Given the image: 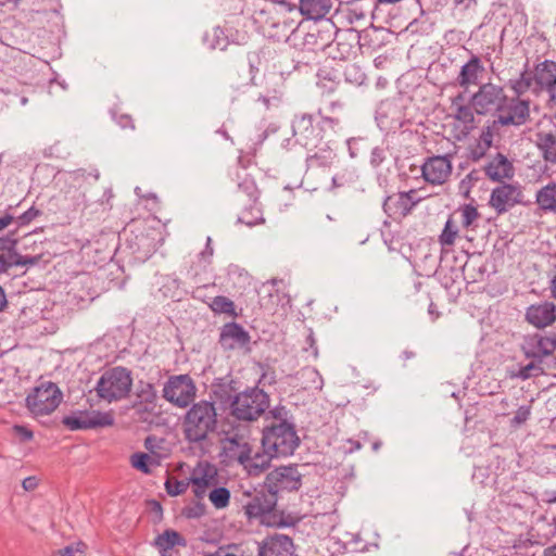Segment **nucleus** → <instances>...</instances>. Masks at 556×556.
<instances>
[{"instance_id": "6e6d98bb", "label": "nucleus", "mask_w": 556, "mask_h": 556, "mask_svg": "<svg viewBox=\"0 0 556 556\" xmlns=\"http://www.w3.org/2000/svg\"><path fill=\"white\" fill-rule=\"evenodd\" d=\"M384 151L381 148L376 147L371 150L370 153V164L374 167H378L384 161Z\"/></svg>"}, {"instance_id": "6e6552de", "label": "nucleus", "mask_w": 556, "mask_h": 556, "mask_svg": "<svg viewBox=\"0 0 556 556\" xmlns=\"http://www.w3.org/2000/svg\"><path fill=\"white\" fill-rule=\"evenodd\" d=\"M195 395V383L187 374L170 376L163 387V397L179 408L189 406Z\"/></svg>"}, {"instance_id": "a18cd8bd", "label": "nucleus", "mask_w": 556, "mask_h": 556, "mask_svg": "<svg viewBox=\"0 0 556 556\" xmlns=\"http://www.w3.org/2000/svg\"><path fill=\"white\" fill-rule=\"evenodd\" d=\"M14 254V266H36L39 265L42 255H21L20 253L15 252Z\"/></svg>"}, {"instance_id": "cd10ccee", "label": "nucleus", "mask_w": 556, "mask_h": 556, "mask_svg": "<svg viewBox=\"0 0 556 556\" xmlns=\"http://www.w3.org/2000/svg\"><path fill=\"white\" fill-rule=\"evenodd\" d=\"M190 482L194 486V495L198 498H202L206 494V490L216 483L215 468L206 465L203 468L195 469L190 478Z\"/></svg>"}, {"instance_id": "bb28decb", "label": "nucleus", "mask_w": 556, "mask_h": 556, "mask_svg": "<svg viewBox=\"0 0 556 556\" xmlns=\"http://www.w3.org/2000/svg\"><path fill=\"white\" fill-rule=\"evenodd\" d=\"M292 386L303 390H320L323 388V377L314 367H303L294 376H291Z\"/></svg>"}, {"instance_id": "39448f33", "label": "nucleus", "mask_w": 556, "mask_h": 556, "mask_svg": "<svg viewBox=\"0 0 556 556\" xmlns=\"http://www.w3.org/2000/svg\"><path fill=\"white\" fill-rule=\"evenodd\" d=\"M269 406V396L255 387L238 393L231 402V415L239 420L253 421L258 419Z\"/></svg>"}, {"instance_id": "473e14b6", "label": "nucleus", "mask_w": 556, "mask_h": 556, "mask_svg": "<svg viewBox=\"0 0 556 556\" xmlns=\"http://www.w3.org/2000/svg\"><path fill=\"white\" fill-rule=\"evenodd\" d=\"M536 203L544 211L556 210V182H549L538 191Z\"/></svg>"}, {"instance_id": "393cba45", "label": "nucleus", "mask_w": 556, "mask_h": 556, "mask_svg": "<svg viewBox=\"0 0 556 556\" xmlns=\"http://www.w3.org/2000/svg\"><path fill=\"white\" fill-rule=\"evenodd\" d=\"M333 48H337V52L329 50V54L333 59L346 60L353 54L354 42H358L359 36L353 29L344 33L334 31Z\"/></svg>"}, {"instance_id": "c9c22d12", "label": "nucleus", "mask_w": 556, "mask_h": 556, "mask_svg": "<svg viewBox=\"0 0 556 556\" xmlns=\"http://www.w3.org/2000/svg\"><path fill=\"white\" fill-rule=\"evenodd\" d=\"M210 307L214 313L227 314L231 317L236 316V306L233 301L224 295H217L212 299Z\"/></svg>"}, {"instance_id": "0eeeda50", "label": "nucleus", "mask_w": 556, "mask_h": 556, "mask_svg": "<svg viewBox=\"0 0 556 556\" xmlns=\"http://www.w3.org/2000/svg\"><path fill=\"white\" fill-rule=\"evenodd\" d=\"M63 394L53 382H43L33 389L26 397V406L34 417L53 413L62 402Z\"/></svg>"}, {"instance_id": "a211bd4d", "label": "nucleus", "mask_w": 556, "mask_h": 556, "mask_svg": "<svg viewBox=\"0 0 556 556\" xmlns=\"http://www.w3.org/2000/svg\"><path fill=\"white\" fill-rule=\"evenodd\" d=\"M294 552L293 540L281 533L266 536L258 543V556H292Z\"/></svg>"}, {"instance_id": "338daca9", "label": "nucleus", "mask_w": 556, "mask_h": 556, "mask_svg": "<svg viewBox=\"0 0 556 556\" xmlns=\"http://www.w3.org/2000/svg\"><path fill=\"white\" fill-rule=\"evenodd\" d=\"M279 99H280V97H278L277 94H275L273 97L260 96L257 101L262 102L266 109H269L271 101L277 102V101H279Z\"/></svg>"}, {"instance_id": "3c124183", "label": "nucleus", "mask_w": 556, "mask_h": 556, "mask_svg": "<svg viewBox=\"0 0 556 556\" xmlns=\"http://www.w3.org/2000/svg\"><path fill=\"white\" fill-rule=\"evenodd\" d=\"M214 254V248L212 245V238H206V244L202 252L199 253V260L204 264H211L212 257Z\"/></svg>"}, {"instance_id": "c756f323", "label": "nucleus", "mask_w": 556, "mask_h": 556, "mask_svg": "<svg viewBox=\"0 0 556 556\" xmlns=\"http://www.w3.org/2000/svg\"><path fill=\"white\" fill-rule=\"evenodd\" d=\"M274 456L271 452L266 450L263 453H251L242 466L250 476H258L269 467L270 459Z\"/></svg>"}, {"instance_id": "774afa93", "label": "nucleus", "mask_w": 556, "mask_h": 556, "mask_svg": "<svg viewBox=\"0 0 556 556\" xmlns=\"http://www.w3.org/2000/svg\"><path fill=\"white\" fill-rule=\"evenodd\" d=\"M488 149H484L481 144L478 143L477 148L471 151L472 160L478 161L484 156Z\"/></svg>"}, {"instance_id": "4c0bfd02", "label": "nucleus", "mask_w": 556, "mask_h": 556, "mask_svg": "<svg viewBox=\"0 0 556 556\" xmlns=\"http://www.w3.org/2000/svg\"><path fill=\"white\" fill-rule=\"evenodd\" d=\"M457 235L458 228L453 222L452 217H448L441 235L439 236V242L442 247L453 245Z\"/></svg>"}, {"instance_id": "7ed1b4c3", "label": "nucleus", "mask_w": 556, "mask_h": 556, "mask_svg": "<svg viewBox=\"0 0 556 556\" xmlns=\"http://www.w3.org/2000/svg\"><path fill=\"white\" fill-rule=\"evenodd\" d=\"M132 387V374L123 366L105 370L97 382L96 391L100 399L112 403L126 399Z\"/></svg>"}, {"instance_id": "2f4dec72", "label": "nucleus", "mask_w": 556, "mask_h": 556, "mask_svg": "<svg viewBox=\"0 0 556 556\" xmlns=\"http://www.w3.org/2000/svg\"><path fill=\"white\" fill-rule=\"evenodd\" d=\"M203 40L210 49L220 51L226 50L230 42L226 30L219 26H216L212 28V30L206 31Z\"/></svg>"}, {"instance_id": "ea45409f", "label": "nucleus", "mask_w": 556, "mask_h": 556, "mask_svg": "<svg viewBox=\"0 0 556 556\" xmlns=\"http://www.w3.org/2000/svg\"><path fill=\"white\" fill-rule=\"evenodd\" d=\"M269 414L275 420L274 424H294L293 416L286 406H275L269 410Z\"/></svg>"}, {"instance_id": "4be33fe9", "label": "nucleus", "mask_w": 556, "mask_h": 556, "mask_svg": "<svg viewBox=\"0 0 556 556\" xmlns=\"http://www.w3.org/2000/svg\"><path fill=\"white\" fill-rule=\"evenodd\" d=\"M536 147L545 162L541 172L549 178L552 174L548 164H556V129L539 131L536 134Z\"/></svg>"}, {"instance_id": "5fc2aeb1", "label": "nucleus", "mask_w": 556, "mask_h": 556, "mask_svg": "<svg viewBox=\"0 0 556 556\" xmlns=\"http://www.w3.org/2000/svg\"><path fill=\"white\" fill-rule=\"evenodd\" d=\"M14 254L2 253L0 254V274L8 273V270L14 267Z\"/></svg>"}, {"instance_id": "9d476101", "label": "nucleus", "mask_w": 556, "mask_h": 556, "mask_svg": "<svg viewBox=\"0 0 556 556\" xmlns=\"http://www.w3.org/2000/svg\"><path fill=\"white\" fill-rule=\"evenodd\" d=\"M295 141L306 149L317 148L323 139L325 129L320 122H315L312 114L296 115L292 122Z\"/></svg>"}, {"instance_id": "5701e85b", "label": "nucleus", "mask_w": 556, "mask_h": 556, "mask_svg": "<svg viewBox=\"0 0 556 556\" xmlns=\"http://www.w3.org/2000/svg\"><path fill=\"white\" fill-rule=\"evenodd\" d=\"M484 173L490 180L503 184L504 179L514 177L515 168L504 154L497 153L484 165Z\"/></svg>"}, {"instance_id": "2eb2a0df", "label": "nucleus", "mask_w": 556, "mask_h": 556, "mask_svg": "<svg viewBox=\"0 0 556 556\" xmlns=\"http://www.w3.org/2000/svg\"><path fill=\"white\" fill-rule=\"evenodd\" d=\"M521 197L522 192L518 185L503 182L492 190L489 204L501 215L518 204Z\"/></svg>"}, {"instance_id": "4d7b16f0", "label": "nucleus", "mask_w": 556, "mask_h": 556, "mask_svg": "<svg viewBox=\"0 0 556 556\" xmlns=\"http://www.w3.org/2000/svg\"><path fill=\"white\" fill-rule=\"evenodd\" d=\"M17 244V240L12 237H3L0 238V250L8 251V253H15V247Z\"/></svg>"}, {"instance_id": "b1692460", "label": "nucleus", "mask_w": 556, "mask_h": 556, "mask_svg": "<svg viewBox=\"0 0 556 556\" xmlns=\"http://www.w3.org/2000/svg\"><path fill=\"white\" fill-rule=\"evenodd\" d=\"M223 448L230 459L237 460L240 465H243L253 452L249 440L239 434L227 437L223 442Z\"/></svg>"}, {"instance_id": "dca6fc26", "label": "nucleus", "mask_w": 556, "mask_h": 556, "mask_svg": "<svg viewBox=\"0 0 556 556\" xmlns=\"http://www.w3.org/2000/svg\"><path fill=\"white\" fill-rule=\"evenodd\" d=\"M415 193V190H410L388 195L383 202L384 213L394 220L405 217L419 201L414 199Z\"/></svg>"}, {"instance_id": "f8f14e48", "label": "nucleus", "mask_w": 556, "mask_h": 556, "mask_svg": "<svg viewBox=\"0 0 556 556\" xmlns=\"http://www.w3.org/2000/svg\"><path fill=\"white\" fill-rule=\"evenodd\" d=\"M238 190L248 197V204L243 211L238 215L237 223L253 227L265 222L263 212L258 205V191L255 182L252 179L245 178L238 185Z\"/></svg>"}, {"instance_id": "052dcab7", "label": "nucleus", "mask_w": 556, "mask_h": 556, "mask_svg": "<svg viewBox=\"0 0 556 556\" xmlns=\"http://www.w3.org/2000/svg\"><path fill=\"white\" fill-rule=\"evenodd\" d=\"M231 549L239 551L240 548H239L238 544H227V545L219 546L217 548V551H215L213 553H203V556H223L225 551H231Z\"/></svg>"}, {"instance_id": "603ef678", "label": "nucleus", "mask_w": 556, "mask_h": 556, "mask_svg": "<svg viewBox=\"0 0 556 556\" xmlns=\"http://www.w3.org/2000/svg\"><path fill=\"white\" fill-rule=\"evenodd\" d=\"M492 128H494L493 125L484 127L480 135V139H479L478 143L481 144L484 149H489L492 146V141H493Z\"/></svg>"}, {"instance_id": "e2e57ef3", "label": "nucleus", "mask_w": 556, "mask_h": 556, "mask_svg": "<svg viewBox=\"0 0 556 556\" xmlns=\"http://www.w3.org/2000/svg\"><path fill=\"white\" fill-rule=\"evenodd\" d=\"M425 298H426V301L429 302L428 313L431 316L432 320H435L437 318H439L440 313L435 309V305L433 304L429 293H425Z\"/></svg>"}, {"instance_id": "a19ab883", "label": "nucleus", "mask_w": 556, "mask_h": 556, "mask_svg": "<svg viewBox=\"0 0 556 556\" xmlns=\"http://www.w3.org/2000/svg\"><path fill=\"white\" fill-rule=\"evenodd\" d=\"M151 457L146 453H135L130 457V464L137 470L143 473H150L151 469L149 467V462Z\"/></svg>"}, {"instance_id": "a878e982", "label": "nucleus", "mask_w": 556, "mask_h": 556, "mask_svg": "<svg viewBox=\"0 0 556 556\" xmlns=\"http://www.w3.org/2000/svg\"><path fill=\"white\" fill-rule=\"evenodd\" d=\"M338 0H300V13L308 20L318 21L326 17Z\"/></svg>"}, {"instance_id": "de8ad7c7", "label": "nucleus", "mask_w": 556, "mask_h": 556, "mask_svg": "<svg viewBox=\"0 0 556 556\" xmlns=\"http://www.w3.org/2000/svg\"><path fill=\"white\" fill-rule=\"evenodd\" d=\"M531 415V406H520L510 421L511 427H519L525 424Z\"/></svg>"}, {"instance_id": "680f3d73", "label": "nucleus", "mask_w": 556, "mask_h": 556, "mask_svg": "<svg viewBox=\"0 0 556 556\" xmlns=\"http://www.w3.org/2000/svg\"><path fill=\"white\" fill-rule=\"evenodd\" d=\"M23 489L25 491H33L38 485V480L36 477H27L22 482Z\"/></svg>"}, {"instance_id": "79ce46f5", "label": "nucleus", "mask_w": 556, "mask_h": 556, "mask_svg": "<svg viewBox=\"0 0 556 556\" xmlns=\"http://www.w3.org/2000/svg\"><path fill=\"white\" fill-rule=\"evenodd\" d=\"M189 486V481L186 480H176V479H167L165 482L166 492L170 496H177L187 491Z\"/></svg>"}, {"instance_id": "37998d69", "label": "nucleus", "mask_w": 556, "mask_h": 556, "mask_svg": "<svg viewBox=\"0 0 556 556\" xmlns=\"http://www.w3.org/2000/svg\"><path fill=\"white\" fill-rule=\"evenodd\" d=\"M462 225L466 228L470 227L475 220L478 219L479 213L477 207L471 204H466L460 210Z\"/></svg>"}, {"instance_id": "58836bf2", "label": "nucleus", "mask_w": 556, "mask_h": 556, "mask_svg": "<svg viewBox=\"0 0 556 556\" xmlns=\"http://www.w3.org/2000/svg\"><path fill=\"white\" fill-rule=\"evenodd\" d=\"M476 110L473 105L468 101V104H459L456 108L455 118L465 125L472 126L475 123Z\"/></svg>"}, {"instance_id": "0e129e2a", "label": "nucleus", "mask_w": 556, "mask_h": 556, "mask_svg": "<svg viewBox=\"0 0 556 556\" xmlns=\"http://www.w3.org/2000/svg\"><path fill=\"white\" fill-rule=\"evenodd\" d=\"M278 280L277 279H271L269 281H267L266 283H264L261 288V291L262 292H266L267 293V296L268 298H271L273 296V291H274V287L277 285Z\"/></svg>"}, {"instance_id": "7c9ffc66", "label": "nucleus", "mask_w": 556, "mask_h": 556, "mask_svg": "<svg viewBox=\"0 0 556 556\" xmlns=\"http://www.w3.org/2000/svg\"><path fill=\"white\" fill-rule=\"evenodd\" d=\"M334 25H328L326 28L318 29L316 33H309L305 37V43L314 45L317 50H333Z\"/></svg>"}, {"instance_id": "bf43d9fd", "label": "nucleus", "mask_w": 556, "mask_h": 556, "mask_svg": "<svg viewBox=\"0 0 556 556\" xmlns=\"http://www.w3.org/2000/svg\"><path fill=\"white\" fill-rule=\"evenodd\" d=\"M454 4L456 9H459L460 12L475 10L477 7V0H454Z\"/></svg>"}, {"instance_id": "aec40b11", "label": "nucleus", "mask_w": 556, "mask_h": 556, "mask_svg": "<svg viewBox=\"0 0 556 556\" xmlns=\"http://www.w3.org/2000/svg\"><path fill=\"white\" fill-rule=\"evenodd\" d=\"M526 320L535 328H545L556 320V305L549 301L531 304L526 311Z\"/></svg>"}, {"instance_id": "412c9836", "label": "nucleus", "mask_w": 556, "mask_h": 556, "mask_svg": "<svg viewBox=\"0 0 556 556\" xmlns=\"http://www.w3.org/2000/svg\"><path fill=\"white\" fill-rule=\"evenodd\" d=\"M485 72L484 65L477 54H471L469 60L462 65L456 77L457 85L464 90L470 86H478Z\"/></svg>"}, {"instance_id": "20e7f679", "label": "nucleus", "mask_w": 556, "mask_h": 556, "mask_svg": "<svg viewBox=\"0 0 556 556\" xmlns=\"http://www.w3.org/2000/svg\"><path fill=\"white\" fill-rule=\"evenodd\" d=\"M299 443L295 424H273L263 430V447L276 457L292 455Z\"/></svg>"}, {"instance_id": "13d9d810", "label": "nucleus", "mask_w": 556, "mask_h": 556, "mask_svg": "<svg viewBox=\"0 0 556 556\" xmlns=\"http://www.w3.org/2000/svg\"><path fill=\"white\" fill-rule=\"evenodd\" d=\"M14 432L21 438L22 441L27 442L33 440L34 433L31 430L26 428L25 426L16 425L14 426Z\"/></svg>"}, {"instance_id": "1a4fd4ad", "label": "nucleus", "mask_w": 556, "mask_h": 556, "mask_svg": "<svg viewBox=\"0 0 556 556\" xmlns=\"http://www.w3.org/2000/svg\"><path fill=\"white\" fill-rule=\"evenodd\" d=\"M514 93L513 98L507 96L506 103L496 112L493 127H519L530 121V100L521 99L522 94H517L515 91Z\"/></svg>"}, {"instance_id": "f03ea898", "label": "nucleus", "mask_w": 556, "mask_h": 556, "mask_svg": "<svg viewBox=\"0 0 556 556\" xmlns=\"http://www.w3.org/2000/svg\"><path fill=\"white\" fill-rule=\"evenodd\" d=\"M217 429V412L215 403L201 400L194 403L182 420L185 439L189 443H201Z\"/></svg>"}, {"instance_id": "69168bd1", "label": "nucleus", "mask_w": 556, "mask_h": 556, "mask_svg": "<svg viewBox=\"0 0 556 556\" xmlns=\"http://www.w3.org/2000/svg\"><path fill=\"white\" fill-rule=\"evenodd\" d=\"M319 88L321 89L323 94L332 93L338 88V85L334 84L333 81L320 83Z\"/></svg>"}, {"instance_id": "49530a36", "label": "nucleus", "mask_w": 556, "mask_h": 556, "mask_svg": "<svg viewBox=\"0 0 556 556\" xmlns=\"http://www.w3.org/2000/svg\"><path fill=\"white\" fill-rule=\"evenodd\" d=\"M84 547L85 545L83 543H78L76 545H68L64 548L58 549L52 554V556H83L84 555Z\"/></svg>"}, {"instance_id": "e433bc0d", "label": "nucleus", "mask_w": 556, "mask_h": 556, "mask_svg": "<svg viewBox=\"0 0 556 556\" xmlns=\"http://www.w3.org/2000/svg\"><path fill=\"white\" fill-rule=\"evenodd\" d=\"M208 500L213 506L217 509H222L228 506L230 501V491L225 486L214 488L208 493Z\"/></svg>"}, {"instance_id": "c03bdc74", "label": "nucleus", "mask_w": 556, "mask_h": 556, "mask_svg": "<svg viewBox=\"0 0 556 556\" xmlns=\"http://www.w3.org/2000/svg\"><path fill=\"white\" fill-rule=\"evenodd\" d=\"M543 374V368L540 364H536L534 362L529 363L526 366L520 367L517 377L521 378L522 380L538 377Z\"/></svg>"}, {"instance_id": "9b49d317", "label": "nucleus", "mask_w": 556, "mask_h": 556, "mask_svg": "<svg viewBox=\"0 0 556 556\" xmlns=\"http://www.w3.org/2000/svg\"><path fill=\"white\" fill-rule=\"evenodd\" d=\"M62 424L72 431L96 429L112 426L114 417L108 412L77 410L72 415L65 416Z\"/></svg>"}, {"instance_id": "864d4df0", "label": "nucleus", "mask_w": 556, "mask_h": 556, "mask_svg": "<svg viewBox=\"0 0 556 556\" xmlns=\"http://www.w3.org/2000/svg\"><path fill=\"white\" fill-rule=\"evenodd\" d=\"M344 108V103L341 99H334L327 102L326 108L324 110V114L330 113L332 115H337Z\"/></svg>"}, {"instance_id": "f704fd0d", "label": "nucleus", "mask_w": 556, "mask_h": 556, "mask_svg": "<svg viewBox=\"0 0 556 556\" xmlns=\"http://www.w3.org/2000/svg\"><path fill=\"white\" fill-rule=\"evenodd\" d=\"M136 396L138 402L144 404V408L148 409L149 407L153 408L155 406L157 392L152 383L139 381Z\"/></svg>"}, {"instance_id": "6ab92c4d", "label": "nucleus", "mask_w": 556, "mask_h": 556, "mask_svg": "<svg viewBox=\"0 0 556 556\" xmlns=\"http://www.w3.org/2000/svg\"><path fill=\"white\" fill-rule=\"evenodd\" d=\"M556 350V337L532 334L525 338L522 351L528 358L541 361Z\"/></svg>"}, {"instance_id": "f3484780", "label": "nucleus", "mask_w": 556, "mask_h": 556, "mask_svg": "<svg viewBox=\"0 0 556 556\" xmlns=\"http://www.w3.org/2000/svg\"><path fill=\"white\" fill-rule=\"evenodd\" d=\"M422 177L432 185H442L452 174V163L446 155L429 157L421 166Z\"/></svg>"}, {"instance_id": "423d86ee", "label": "nucleus", "mask_w": 556, "mask_h": 556, "mask_svg": "<svg viewBox=\"0 0 556 556\" xmlns=\"http://www.w3.org/2000/svg\"><path fill=\"white\" fill-rule=\"evenodd\" d=\"M507 101L505 88L501 85L488 81L480 84L477 91L470 96L477 115L495 116Z\"/></svg>"}, {"instance_id": "f257e3e1", "label": "nucleus", "mask_w": 556, "mask_h": 556, "mask_svg": "<svg viewBox=\"0 0 556 556\" xmlns=\"http://www.w3.org/2000/svg\"><path fill=\"white\" fill-rule=\"evenodd\" d=\"M509 87L517 94H525L531 90L535 96L546 92L548 106L555 110L556 121V62L544 60L535 64L532 72L523 71L516 79L509 80Z\"/></svg>"}, {"instance_id": "72a5a7b5", "label": "nucleus", "mask_w": 556, "mask_h": 556, "mask_svg": "<svg viewBox=\"0 0 556 556\" xmlns=\"http://www.w3.org/2000/svg\"><path fill=\"white\" fill-rule=\"evenodd\" d=\"M155 546L161 552L172 549L175 545H186L181 535L174 530H165L162 534L157 535L154 542Z\"/></svg>"}, {"instance_id": "c85d7f7f", "label": "nucleus", "mask_w": 556, "mask_h": 556, "mask_svg": "<svg viewBox=\"0 0 556 556\" xmlns=\"http://www.w3.org/2000/svg\"><path fill=\"white\" fill-rule=\"evenodd\" d=\"M249 333L243 329L242 326L236 323L225 325L220 333V342L228 349H233L235 346H243L249 342Z\"/></svg>"}, {"instance_id": "09e8293b", "label": "nucleus", "mask_w": 556, "mask_h": 556, "mask_svg": "<svg viewBox=\"0 0 556 556\" xmlns=\"http://www.w3.org/2000/svg\"><path fill=\"white\" fill-rule=\"evenodd\" d=\"M40 215H41V211H39L35 206H31L26 212L21 214L16 218V222H17L18 226H26Z\"/></svg>"}, {"instance_id": "8fccbe9b", "label": "nucleus", "mask_w": 556, "mask_h": 556, "mask_svg": "<svg viewBox=\"0 0 556 556\" xmlns=\"http://www.w3.org/2000/svg\"><path fill=\"white\" fill-rule=\"evenodd\" d=\"M318 115L320 116L321 121H319L325 128V126H328L331 129H334L340 125V117L338 115H327L324 114L323 108L318 109Z\"/></svg>"}, {"instance_id": "4468645a", "label": "nucleus", "mask_w": 556, "mask_h": 556, "mask_svg": "<svg viewBox=\"0 0 556 556\" xmlns=\"http://www.w3.org/2000/svg\"><path fill=\"white\" fill-rule=\"evenodd\" d=\"M277 504V496L267 489V492L260 491L244 505V513L248 519H260L261 523L271 526L267 520L269 514Z\"/></svg>"}, {"instance_id": "ddd939ff", "label": "nucleus", "mask_w": 556, "mask_h": 556, "mask_svg": "<svg viewBox=\"0 0 556 556\" xmlns=\"http://www.w3.org/2000/svg\"><path fill=\"white\" fill-rule=\"evenodd\" d=\"M301 478L296 466H282L267 475L265 486L277 496L278 492L299 490Z\"/></svg>"}]
</instances>
